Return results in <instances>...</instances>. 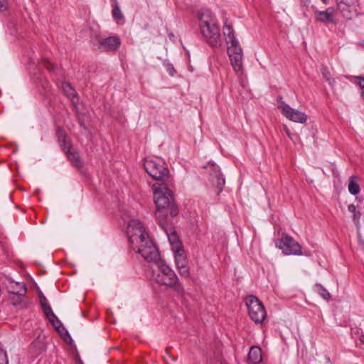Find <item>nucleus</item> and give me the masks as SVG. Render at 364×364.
I'll return each mask as SVG.
<instances>
[{
    "label": "nucleus",
    "instance_id": "f257e3e1",
    "mask_svg": "<svg viewBox=\"0 0 364 364\" xmlns=\"http://www.w3.org/2000/svg\"><path fill=\"white\" fill-rule=\"evenodd\" d=\"M127 234L131 248L140 254L145 260L158 258L159 250L139 220L133 219L129 221Z\"/></svg>",
    "mask_w": 364,
    "mask_h": 364
},
{
    "label": "nucleus",
    "instance_id": "f03ea898",
    "mask_svg": "<svg viewBox=\"0 0 364 364\" xmlns=\"http://www.w3.org/2000/svg\"><path fill=\"white\" fill-rule=\"evenodd\" d=\"M154 201L156 205V218L159 225L163 230H168V212L175 217L178 214V208L175 204L173 192L164 183H156L152 186Z\"/></svg>",
    "mask_w": 364,
    "mask_h": 364
},
{
    "label": "nucleus",
    "instance_id": "7ed1b4c3",
    "mask_svg": "<svg viewBox=\"0 0 364 364\" xmlns=\"http://www.w3.org/2000/svg\"><path fill=\"white\" fill-rule=\"evenodd\" d=\"M198 19L200 32L209 46L219 48L222 45L220 29L213 19L212 13L209 10H201L198 12Z\"/></svg>",
    "mask_w": 364,
    "mask_h": 364
},
{
    "label": "nucleus",
    "instance_id": "20e7f679",
    "mask_svg": "<svg viewBox=\"0 0 364 364\" xmlns=\"http://www.w3.org/2000/svg\"><path fill=\"white\" fill-rule=\"evenodd\" d=\"M146 261L154 262L157 266L159 271L156 277V281L158 283L173 289L178 294L183 293V287L179 282L177 275L168 265L165 264L164 260L161 259L159 253L157 259Z\"/></svg>",
    "mask_w": 364,
    "mask_h": 364
},
{
    "label": "nucleus",
    "instance_id": "39448f33",
    "mask_svg": "<svg viewBox=\"0 0 364 364\" xmlns=\"http://www.w3.org/2000/svg\"><path fill=\"white\" fill-rule=\"evenodd\" d=\"M144 166L146 173L154 180L164 182L168 179L169 170L161 159H146L144 160Z\"/></svg>",
    "mask_w": 364,
    "mask_h": 364
},
{
    "label": "nucleus",
    "instance_id": "423d86ee",
    "mask_svg": "<svg viewBox=\"0 0 364 364\" xmlns=\"http://www.w3.org/2000/svg\"><path fill=\"white\" fill-rule=\"evenodd\" d=\"M246 305L250 318L257 323L263 322L266 317V311L262 303L254 296L246 299Z\"/></svg>",
    "mask_w": 364,
    "mask_h": 364
},
{
    "label": "nucleus",
    "instance_id": "0eeeda50",
    "mask_svg": "<svg viewBox=\"0 0 364 364\" xmlns=\"http://www.w3.org/2000/svg\"><path fill=\"white\" fill-rule=\"evenodd\" d=\"M6 279L9 282L7 284L9 292L10 294L14 295V296L10 298L11 304L16 306L21 304L23 298L27 292L26 284L23 282H15L9 277H6Z\"/></svg>",
    "mask_w": 364,
    "mask_h": 364
},
{
    "label": "nucleus",
    "instance_id": "6e6552de",
    "mask_svg": "<svg viewBox=\"0 0 364 364\" xmlns=\"http://www.w3.org/2000/svg\"><path fill=\"white\" fill-rule=\"evenodd\" d=\"M277 246L281 249L285 255H301V245L291 236L284 235Z\"/></svg>",
    "mask_w": 364,
    "mask_h": 364
},
{
    "label": "nucleus",
    "instance_id": "1a4fd4ad",
    "mask_svg": "<svg viewBox=\"0 0 364 364\" xmlns=\"http://www.w3.org/2000/svg\"><path fill=\"white\" fill-rule=\"evenodd\" d=\"M337 8L346 19H352L358 14V0H335Z\"/></svg>",
    "mask_w": 364,
    "mask_h": 364
},
{
    "label": "nucleus",
    "instance_id": "9d476101",
    "mask_svg": "<svg viewBox=\"0 0 364 364\" xmlns=\"http://www.w3.org/2000/svg\"><path fill=\"white\" fill-rule=\"evenodd\" d=\"M95 41L98 43L99 49L103 51H113L118 48L121 44V41L117 36H109L102 38L99 35L95 37Z\"/></svg>",
    "mask_w": 364,
    "mask_h": 364
},
{
    "label": "nucleus",
    "instance_id": "9b49d317",
    "mask_svg": "<svg viewBox=\"0 0 364 364\" xmlns=\"http://www.w3.org/2000/svg\"><path fill=\"white\" fill-rule=\"evenodd\" d=\"M207 168L210 173V181L218 188V193L221 192L223 186L225 185V178L223 177L218 166L209 163Z\"/></svg>",
    "mask_w": 364,
    "mask_h": 364
},
{
    "label": "nucleus",
    "instance_id": "f8f14e48",
    "mask_svg": "<svg viewBox=\"0 0 364 364\" xmlns=\"http://www.w3.org/2000/svg\"><path fill=\"white\" fill-rule=\"evenodd\" d=\"M334 9L330 7L325 11L316 10L314 11V16L316 21L336 25L337 22L334 19Z\"/></svg>",
    "mask_w": 364,
    "mask_h": 364
},
{
    "label": "nucleus",
    "instance_id": "ddd939ff",
    "mask_svg": "<svg viewBox=\"0 0 364 364\" xmlns=\"http://www.w3.org/2000/svg\"><path fill=\"white\" fill-rule=\"evenodd\" d=\"M64 151L66 154L68 159L74 166L77 168L82 167V160L80 156L79 152L75 148H74L72 145H69L67 149Z\"/></svg>",
    "mask_w": 364,
    "mask_h": 364
},
{
    "label": "nucleus",
    "instance_id": "4468645a",
    "mask_svg": "<svg viewBox=\"0 0 364 364\" xmlns=\"http://www.w3.org/2000/svg\"><path fill=\"white\" fill-rule=\"evenodd\" d=\"M284 116L289 120L297 123H305L307 120V116L305 113L291 107V110L288 111V113H286Z\"/></svg>",
    "mask_w": 364,
    "mask_h": 364
},
{
    "label": "nucleus",
    "instance_id": "2eb2a0df",
    "mask_svg": "<svg viewBox=\"0 0 364 364\" xmlns=\"http://www.w3.org/2000/svg\"><path fill=\"white\" fill-rule=\"evenodd\" d=\"M262 356L261 348L258 346H252L250 348L248 353L247 360L251 363L258 364L262 361Z\"/></svg>",
    "mask_w": 364,
    "mask_h": 364
},
{
    "label": "nucleus",
    "instance_id": "dca6fc26",
    "mask_svg": "<svg viewBox=\"0 0 364 364\" xmlns=\"http://www.w3.org/2000/svg\"><path fill=\"white\" fill-rule=\"evenodd\" d=\"M168 230H164L167 235L169 242L171 245H175L176 250L181 247V242L179 238L175 231H172L171 224L168 221Z\"/></svg>",
    "mask_w": 364,
    "mask_h": 364
},
{
    "label": "nucleus",
    "instance_id": "f3484780",
    "mask_svg": "<svg viewBox=\"0 0 364 364\" xmlns=\"http://www.w3.org/2000/svg\"><path fill=\"white\" fill-rule=\"evenodd\" d=\"M231 65L235 72H240L242 68V54L235 53V55H228Z\"/></svg>",
    "mask_w": 364,
    "mask_h": 364
},
{
    "label": "nucleus",
    "instance_id": "a211bd4d",
    "mask_svg": "<svg viewBox=\"0 0 364 364\" xmlns=\"http://www.w3.org/2000/svg\"><path fill=\"white\" fill-rule=\"evenodd\" d=\"M112 6V16L113 18L117 22L119 23L120 21L124 20V15L119 8V3L117 0H110Z\"/></svg>",
    "mask_w": 364,
    "mask_h": 364
},
{
    "label": "nucleus",
    "instance_id": "6ab92c4d",
    "mask_svg": "<svg viewBox=\"0 0 364 364\" xmlns=\"http://www.w3.org/2000/svg\"><path fill=\"white\" fill-rule=\"evenodd\" d=\"M175 262L176 267L188 264L186 257L182 248L175 250Z\"/></svg>",
    "mask_w": 364,
    "mask_h": 364
},
{
    "label": "nucleus",
    "instance_id": "aec40b11",
    "mask_svg": "<svg viewBox=\"0 0 364 364\" xmlns=\"http://www.w3.org/2000/svg\"><path fill=\"white\" fill-rule=\"evenodd\" d=\"M223 34L225 37L227 45H229V42L237 40L232 26L227 24V23L223 26Z\"/></svg>",
    "mask_w": 364,
    "mask_h": 364
},
{
    "label": "nucleus",
    "instance_id": "412c9836",
    "mask_svg": "<svg viewBox=\"0 0 364 364\" xmlns=\"http://www.w3.org/2000/svg\"><path fill=\"white\" fill-rule=\"evenodd\" d=\"M62 90L64 94L70 98L73 102L75 97H77V92L69 82H64L62 83Z\"/></svg>",
    "mask_w": 364,
    "mask_h": 364
},
{
    "label": "nucleus",
    "instance_id": "4be33fe9",
    "mask_svg": "<svg viewBox=\"0 0 364 364\" xmlns=\"http://www.w3.org/2000/svg\"><path fill=\"white\" fill-rule=\"evenodd\" d=\"M348 191L353 195L358 194L360 191L357 177L355 176H352L349 178Z\"/></svg>",
    "mask_w": 364,
    "mask_h": 364
},
{
    "label": "nucleus",
    "instance_id": "5701e85b",
    "mask_svg": "<svg viewBox=\"0 0 364 364\" xmlns=\"http://www.w3.org/2000/svg\"><path fill=\"white\" fill-rule=\"evenodd\" d=\"M227 46L228 55L242 54V50L237 40L229 42V45Z\"/></svg>",
    "mask_w": 364,
    "mask_h": 364
},
{
    "label": "nucleus",
    "instance_id": "b1692460",
    "mask_svg": "<svg viewBox=\"0 0 364 364\" xmlns=\"http://www.w3.org/2000/svg\"><path fill=\"white\" fill-rule=\"evenodd\" d=\"M49 321L52 323L53 327L61 334V336H63L62 331H65V329L57 316H55V318H50Z\"/></svg>",
    "mask_w": 364,
    "mask_h": 364
},
{
    "label": "nucleus",
    "instance_id": "393cba45",
    "mask_svg": "<svg viewBox=\"0 0 364 364\" xmlns=\"http://www.w3.org/2000/svg\"><path fill=\"white\" fill-rule=\"evenodd\" d=\"M318 293L326 300H328L331 297L330 293L321 284L316 285Z\"/></svg>",
    "mask_w": 364,
    "mask_h": 364
},
{
    "label": "nucleus",
    "instance_id": "a878e982",
    "mask_svg": "<svg viewBox=\"0 0 364 364\" xmlns=\"http://www.w3.org/2000/svg\"><path fill=\"white\" fill-rule=\"evenodd\" d=\"M180 274L184 277H188L190 272L188 264L177 267Z\"/></svg>",
    "mask_w": 364,
    "mask_h": 364
},
{
    "label": "nucleus",
    "instance_id": "bb28decb",
    "mask_svg": "<svg viewBox=\"0 0 364 364\" xmlns=\"http://www.w3.org/2000/svg\"><path fill=\"white\" fill-rule=\"evenodd\" d=\"M45 316L49 320L50 318H55V314L53 312L50 306L42 308Z\"/></svg>",
    "mask_w": 364,
    "mask_h": 364
},
{
    "label": "nucleus",
    "instance_id": "cd10ccee",
    "mask_svg": "<svg viewBox=\"0 0 364 364\" xmlns=\"http://www.w3.org/2000/svg\"><path fill=\"white\" fill-rule=\"evenodd\" d=\"M278 108L281 109L282 114L284 115L286 113H288V111L291 110V107L286 104L284 101H281L279 103Z\"/></svg>",
    "mask_w": 364,
    "mask_h": 364
},
{
    "label": "nucleus",
    "instance_id": "c85d7f7f",
    "mask_svg": "<svg viewBox=\"0 0 364 364\" xmlns=\"http://www.w3.org/2000/svg\"><path fill=\"white\" fill-rule=\"evenodd\" d=\"M59 144L63 151H65L68 146L70 144V139L68 136L65 137L63 140L59 141Z\"/></svg>",
    "mask_w": 364,
    "mask_h": 364
},
{
    "label": "nucleus",
    "instance_id": "c756f323",
    "mask_svg": "<svg viewBox=\"0 0 364 364\" xmlns=\"http://www.w3.org/2000/svg\"><path fill=\"white\" fill-rule=\"evenodd\" d=\"M0 364H9L6 352L0 349Z\"/></svg>",
    "mask_w": 364,
    "mask_h": 364
},
{
    "label": "nucleus",
    "instance_id": "7c9ffc66",
    "mask_svg": "<svg viewBox=\"0 0 364 364\" xmlns=\"http://www.w3.org/2000/svg\"><path fill=\"white\" fill-rule=\"evenodd\" d=\"M361 218V213L358 210L353 213V220L355 225L358 228L360 225V220Z\"/></svg>",
    "mask_w": 364,
    "mask_h": 364
},
{
    "label": "nucleus",
    "instance_id": "2f4dec72",
    "mask_svg": "<svg viewBox=\"0 0 364 364\" xmlns=\"http://www.w3.org/2000/svg\"><path fill=\"white\" fill-rule=\"evenodd\" d=\"M323 74L330 85L335 83V80L331 77L330 73L326 68H323Z\"/></svg>",
    "mask_w": 364,
    "mask_h": 364
},
{
    "label": "nucleus",
    "instance_id": "473e14b6",
    "mask_svg": "<svg viewBox=\"0 0 364 364\" xmlns=\"http://www.w3.org/2000/svg\"><path fill=\"white\" fill-rule=\"evenodd\" d=\"M56 135L58 139V141L60 140H63L65 137H66V136H68L66 132L60 127L58 128Z\"/></svg>",
    "mask_w": 364,
    "mask_h": 364
},
{
    "label": "nucleus",
    "instance_id": "72a5a7b5",
    "mask_svg": "<svg viewBox=\"0 0 364 364\" xmlns=\"http://www.w3.org/2000/svg\"><path fill=\"white\" fill-rule=\"evenodd\" d=\"M40 301L42 308L50 306L47 299L43 295L40 296Z\"/></svg>",
    "mask_w": 364,
    "mask_h": 364
},
{
    "label": "nucleus",
    "instance_id": "f704fd0d",
    "mask_svg": "<svg viewBox=\"0 0 364 364\" xmlns=\"http://www.w3.org/2000/svg\"><path fill=\"white\" fill-rule=\"evenodd\" d=\"M7 9V1L0 0V11H4Z\"/></svg>",
    "mask_w": 364,
    "mask_h": 364
},
{
    "label": "nucleus",
    "instance_id": "c9c22d12",
    "mask_svg": "<svg viewBox=\"0 0 364 364\" xmlns=\"http://www.w3.org/2000/svg\"><path fill=\"white\" fill-rule=\"evenodd\" d=\"M357 79L359 80L358 85L362 90V95H364V78L362 77H358Z\"/></svg>",
    "mask_w": 364,
    "mask_h": 364
},
{
    "label": "nucleus",
    "instance_id": "e433bc0d",
    "mask_svg": "<svg viewBox=\"0 0 364 364\" xmlns=\"http://www.w3.org/2000/svg\"><path fill=\"white\" fill-rule=\"evenodd\" d=\"M43 64H44V66L48 69V70H53L54 69V67L53 65H51V64L49 63L48 60H43Z\"/></svg>",
    "mask_w": 364,
    "mask_h": 364
},
{
    "label": "nucleus",
    "instance_id": "4c0bfd02",
    "mask_svg": "<svg viewBox=\"0 0 364 364\" xmlns=\"http://www.w3.org/2000/svg\"><path fill=\"white\" fill-rule=\"evenodd\" d=\"M348 210L352 213H354L355 212H356V207L354 204H350L348 207Z\"/></svg>",
    "mask_w": 364,
    "mask_h": 364
},
{
    "label": "nucleus",
    "instance_id": "58836bf2",
    "mask_svg": "<svg viewBox=\"0 0 364 364\" xmlns=\"http://www.w3.org/2000/svg\"><path fill=\"white\" fill-rule=\"evenodd\" d=\"M301 5L305 7H309L311 4V0H301Z\"/></svg>",
    "mask_w": 364,
    "mask_h": 364
},
{
    "label": "nucleus",
    "instance_id": "ea45409f",
    "mask_svg": "<svg viewBox=\"0 0 364 364\" xmlns=\"http://www.w3.org/2000/svg\"><path fill=\"white\" fill-rule=\"evenodd\" d=\"M284 131L287 133V136L289 137H291V133H290V131L289 130V129L286 126H284Z\"/></svg>",
    "mask_w": 364,
    "mask_h": 364
},
{
    "label": "nucleus",
    "instance_id": "a19ab883",
    "mask_svg": "<svg viewBox=\"0 0 364 364\" xmlns=\"http://www.w3.org/2000/svg\"><path fill=\"white\" fill-rule=\"evenodd\" d=\"M359 245H360V248L362 250H363V251H364V243H363V242H361V241L360 240V244H359Z\"/></svg>",
    "mask_w": 364,
    "mask_h": 364
},
{
    "label": "nucleus",
    "instance_id": "79ce46f5",
    "mask_svg": "<svg viewBox=\"0 0 364 364\" xmlns=\"http://www.w3.org/2000/svg\"><path fill=\"white\" fill-rule=\"evenodd\" d=\"M360 341L364 344V335H362L360 337Z\"/></svg>",
    "mask_w": 364,
    "mask_h": 364
},
{
    "label": "nucleus",
    "instance_id": "37998d69",
    "mask_svg": "<svg viewBox=\"0 0 364 364\" xmlns=\"http://www.w3.org/2000/svg\"><path fill=\"white\" fill-rule=\"evenodd\" d=\"M281 101H283L282 100V97L281 96L277 97V102H278V103H280Z\"/></svg>",
    "mask_w": 364,
    "mask_h": 364
},
{
    "label": "nucleus",
    "instance_id": "c03bdc74",
    "mask_svg": "<svg viewBox=\"0 0 364 364\" xmlns=\"http://www.w3.org/2000/svg\"><path fill=\"white\" fill-rule=\"evenodd\" d=\"M13 287H14L15 290H19V287H17L15 284H13Z\"/></svg>",
    "mask_w": 364,
    "mask_h": 364
},
{
    "label": "nucleus",
    "instance_id": "a18cd8bd",
    "mask_svg": "<svg viewBox=\"0 0 364 364\" xmlns=\"http://www.w3.org/2000/svg\"><path fill=\"white\" fill-rule=\"evenodd\" d=\"M360 46L364 47V41L360 43Z\"/></svg>",
    "mask_w": 364,
    "mask_h": 364
},
{
    "label": "nucleus",
    "instance_id": "49530a36",
    "mask_svg": "<svg viewBox=\"0 0 364 364\" xmlns=\"http://www.w3.org/2000/svg\"><path fill=\"white\" fill-rule=\"evenodd\" d=\"M323 3L327 4V0H321Z\"/></svg>",
    "mask_w": 364,
    "mask_h": 364
},
{
    "label": "nucleus",
    "instance_id": "de8ad7c7",
    "mask_svg": "<svg viewBox=\"0 0 364 364\" xmlns=\"http://www.w3.org/2000/svg\"><path fill=\"white\" fill-rule=\"evenodd\" d=\"M166 355H167L168 357H170V358H171V356L169 355V354H168V353L167 350H166Z\"/></svg>",
    "mask_w": 364,
    "mask_h": 364
},
{
    "label": "nucleus",
    "instance_id": "09e8293b",
    "mask_svg": "<svg viewBox=\"0 0 364 364\" xmlns=\"http://www.w3.org/2000/svg\"><path fill=\"white\" fill-rule=\"evenodd\" d=\"M65 335L69 336L68 332L65 331Z\"/></svg>",
    "mask_w": 364,
    "mask_h": 364
},
{
    "label": "nucleus",
    "instance_id": "8fccbe9b",
    "mask_svg": "<svg viewBox=\"0 0 364 364\" xmlns=\"http://www.w3.org/2000/svg\"><path fill=\"white\" fill-rule=\"evenodd\" d=\"M171 359H172L173 360H176V358H171Z\"/></svg>",
    "mask_w": 364,
    "mask_h": 364
}]
</instances>
